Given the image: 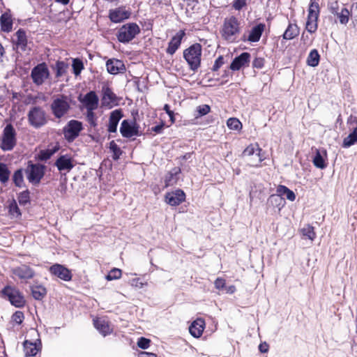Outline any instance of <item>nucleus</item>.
I'll use <instances>...</instances> for the list:
<instances>
[{
	"label": "nucleus",
	"mask_w": 357,
	"mask_h": 357,
	"mask_svg": "<svg viewBox=\"0 0 357 357\" xmlns=\"http://www.w3.org/2000/svg\"><path fill=\"white\" fill-rule=\"evenodd\" d=\"M240 31V22L236 17L231 16L225 18L221 30L222 36L225 40L229 43L235 42Z\"/></svg>",
	"instance_id": "nucleus-1"
},
{
	"label": "nucleus",
	"mask_w": 357,
	"mask_h": 357,
	"mask_svg": "<svg viewBox=\"0 0 357 357\" xmlns=\"http://www.w3.org/2000/svg\"><path fill=\"white\" fill-rule=\"evenodd\" d=\"M13 42L14 44V49L16 50L15 54L14 55L15 62L17 65L20 66L22 64V59L20 52H27L31 50V47L29 46L26 32L22 29H19L15 33Z\"/></svg>",
	"instance_id": "nucleus-2"
},
{
	"label": "nucleus",
	"mask_w": 357,
	"mask_h": 357,
	"mask_svg": "<svg viewBox=\"0 0 357 357\" xmlns=\"http://www.w3.org/2000/svg\"><path fill=\"white\" fill-rule=\"evenodd\" d=\"M183 57L192 71H197L200 66L202 57V46L195 43L184 50Z\"/></svg>",
	"instance_id": "nucleus-3"
},
{
	"label": "nucleus",
	"mask_w": 357,
	"mask_h": 357,
	"mask_svg": "<svg viewBox=\"0 0 357 357\" xmlns=\"http://www.w3.org/2000/svg\"><path fill=\"white\" fill-rule=\"evenodd\" d=\"M17 144L16 132L11 124H8L1 137L0 147L4 151H12Z\"/></svg>",
	"instance_id": "nucleus-4"
},
{
	"label": "nucleus",
	"mask_w": 357,
	"mask_h": 357,
	"mask_svg": "<svg viewBox=\"0 0 357 357\" xmlns=\"http://www.w3.org/2000/svg\"><path fill=\"white\" fill-rule=\"evenodd\" d=\"M45 167L40 164L29 163L25 173L29 183L33 185H38L44 176Z\"/></svg>",
	"instance_id": "nucleus-5"
},
{
	"label": "nucleus",
	"mask_w": 357,
	"mask_h": 357,
	"mask_svg": "<svg viewBox=\"0 0 357 357\" xmlns=\"http://www.w3.org/2000/svg\"><path fill=\"white\" fill-rule=\"evenodd\" d=\"M139 31L140 29L137 24L128 23L119 29L117 38L121 43H128L132 40Z\"/></svg>",
	"instance_id": "nucleus-6"
},
{
	"label": "nucleus",
	"mask_w": 357,
	"mask_h": 357,
	"mask_svg": "<svg viewBox=\"0 0 357 357\" xmlns=\"http://www.w3.org/2000/svg\"><path fill=\"white\" fill-rule=\"evenodd\" d=\"M1 292L9 300L10 303L16 307H22L24 305L25 299L17 289L7 286L3 289Z\"/></svg>",
	"instance_id": "nucleus-7"
},
{
	"label": "nucleus",
	"mask_w": 357,
	"mask_h": 357,
	"mask_svg": "<svg viewBox=\"0 0 357 357\" xmlns=\"http://www.w3.org/2000/svg\"><path fill=\"white\" fill-rule=\"evenodd\" d=\"M82 128L80 121L76 120L70 121L63 128V135L68 142H73L79 135Z\"/></svg>",
	"instance_id": "nucleus-8"
},
{
	"label": "nucleus",
	"mask_w": 357,
	"mask_h": 357,
	"mask_svg": "<svg viewBox=\"0 0 357 357\" xmlns=\"http://www.w3.org/2000/svg\"><path fill=\"white\" fill-rule=\"evenodd\" d=\"M319 14V4L312 1L308 9L307 20L306 22V29L310 33H314L317 29Z\"/></svg>",
	"instance_id": "nucleus-9"
},
{
	"label": "nucleus",
	"mask_w": 357,
	"mask_h": 357,
	"mask_svg": "<svg viewBox=\"0 0 357 357\" xmlns=\"http://www.w3.org/2000/svg\"><path fill=\"white\" fill-rule=\"evenodd\" d=\"M76 164L77 162L73 156L68 153L61 154L54 163L59 172H65L67 173L70 172Z\"/></svg>",
	"instance_id": "nucleus-10"
},
{
	"label": "nucleus",
	"mask_w": 357,
	"mask_h": 357,
	"mask_svg": "<svg viewBox=\"0 0 357 357\" xmlns=\"http://www.w3.org/2000/svg\"><path fill=\"white\" fill-rule=\"evenodd\" d=\"M50 75L49 70L45 63H40L34 67L31 71V77L37 85L42 84Z\"/></svg>",
	"instance_id": "nucleus-11"
},
{
	"label": "nucleus",
	"mask_w": 357,
	"mask_h": 357,
	"mask_svg": "<svg viewBox=\"0 0 357 357\" xmlns=\"http://www.w3.org/2000/svg\"><path fill=\"white\" fill-rule=\"evenodd\" d=\"M266 28L265 24L259 23L253 26L243 35V40L251 43L258 42Z\"/></svg>",
	"instance_id": "nucleus-12"
},
{
	"label": "nucleus",
	"mask_w": 357,
	"mask_h": 357,
	"mask_svg": "<svg viewBox=\"0 0 357 357\" xmlns=\"http://www.w3.org/2000/svg\"><path fill=\"white\" fill-rule=\"evenodd\" d=\"M349 124L350 128L353 130L343 140L342 146L344 148H349L357 143V118L351 116L349 119Z\"/></svg>",
	"instance_id": "nucleus-13"
},
{
	"label": "nucleus",
	"mask_w": 357,
	"mask_h": 357,
	"mask_svg": "<svg viewBox=\"0 0 357 357\" xmlns=\"http://www.w3.org/2000/svg\"><path fill=\"white\" fill-rule=\"evenodd\" d=\"M131 12L125 7L121 6L109 10V17L112 22L119 23L130 17Z\"/></svg>",
	"instance_id": "nucleus-14"
},
{
	"label": "nucleus",
	"mask_w": 357,
	"mask_h": 357,
	"mask_svg": "<svg viewBox=\"0 0 357 357\" xmlns=\"http://www.w3.org/2000/svg\"><path fill=\"white\" fill-rule=\"evenodd\" d=\"M71 100L68 96H59L56 98L52 104L53 112H67L70 109Z\"/></svg>",
	"instance_id": "nucleus-15"
},
{
	"label": "nucleus",
	"mask_w": 357,
	"mask_h": 357,
	"mask_svg": "<svg viewBox=\"0 0 357 357\" xmlns=\"http://www.w3.org/2000/svg\"><path fill=\"white\" fill-rule=\"evenodd\" d=\"M12 273L15 277L24 280L31 279L35 275L34 271L26 264L13 268Z\"/></svg>",
	"instance_id": "nucleus-16"
},
{
	"label": "nucleus",
	"mask_w": 357,
	"mask_h": 357,
	"mask_svg": "<svg viewBox=\"0 0 357 357\" xmlns=\"http://www.w3.org/2000/svg\"><path fill=\"white\" fill-rule=\"evenodd\" d=\"M52 274L57 276L64 281H70L72 279V273L69 269L63 265L56 264L50 268Z\"/></svg>",
	"instance_id": "nucleus-17"
},
{
	"label": "nucleus",
	"mask_w": 357,
	"mask_h": 357,
	"mask_svg": "<svg viewBox=\"0 0 357 357\" xmlns=\"http://www.w3.org/2000/svg\"><path fill=\"white\" fill-rule=\"evenodd\" d=\"M185 199V195L181 190H176L165 195V202L171 206L179 205Z\"/></svg>",
	"instance_id": "nucleus-18"
},
{
	"label": "nucleus",
	"mask_w": 357,
	"mask_h": 357,
	"mask_svg": "<svg viewBox=\"0 0 357 357\" xmlns=\"http://www.w3.org/2000/svg\"><path fill=\"white\" fill-rule=\"evenodd\" d=\"M98 97L94 91H90L86 93L82 100V105L88 112L96 109L98 106Z\"/></svg>",
	"instance_id": "nucleus-19"
},
{
	"label": "nucleus",
	"mask_w": 357,
	"mask_h": 357,
	"mask_svg": "<svg viewBox=\"0 0 357 357\" xmlns=\"http://www.w3.org/2000/svg\"><path fill=\"white\" fill-rule=\"evenodd\" d=\"M250 59V54L248 52H243L236 57L230 65L232 70H238L241 68L248 66Z\"/></svg>",
	"instance_id": "nucleus-20"
},
{
	"label": "nucleus",
	"mask_w": 357,
	"mask_h": 357,
	"mask_svg": "<svg viewBox=\"0 0 357 357\" xmlns=\"http://www.w3.org/2000/svg\"><path fill=\"white\" fill-rule=\"evenodd\" d=\"M120 132L125 137H131L138 135V128L135 123H129L124 120L121 126Z\"/></svg>",
	"instance_id": "nucleus-21"
},
{
	"label": "nucleus",
	"mask_w": 357,
	"mask_h": 357,
	"mask_svg": "<svg viewBox=\"0 0 357 357\" xmlns=\"http://www.w3.org/2000/svg\"><path fill=\"white\" fill-rule=\"evenodd\" d=\"M107 70L109 73L116 75L123 73L125 70V65L121 60L109 59L106 63Z\"/></svg>",
	"instance_id": "nucleus-22"
},
{
	"label": "nucleus",
	"mask_w": 357,
	"mask_h": 357,
	"mask_svg": "<svg viewBox=\"0 0 357 357\" xmlns=\"http://www.w3.org/2000/svg\"><path fill=\"white\" fill-rule=\"evenodd\" d=\"M103 95L102 98V105L108 109L112 108L116 105V98L115 94L108 87L103 89Z\"/></svg>",
	"instance_id": "nucleus-23"
},
{
	"label": "nucleus",
	"mask_w": 357,
	"mask_h": 357,
	"mask_svg": "<svg viewBox=\"0 0 357 357\" xmlns=\"http://www.w3.org/2000/svg\"><path fill=\"white\" fill-rule=\"evenodd\" d=\"M327 158V152L326 149H315V156L313 158V164L314 165L323 169L326 167V163L325 162Z\"/></svg>",
	"instance_id": "nucleus-24"
},
{
	"label": "nucleus",
	"mask_w": 357,
	"mask_h": 357,
	"mask_svg": "<svg viewBox=\"0 0 357 357\" xmlns=\"http://www.w3.org/2000/svg\"><path fill=\"white\" fill-rule=\"evenodd\" d=\"M184 35V31H180L171 39L170 42L169 43L168 47L167 49V52L168 54H174L175 53V52L181 45V40Z\"/></svg>",
	"instance_id": "nucleus-25"
},
{
	"label": "nucleus",
	"mask_w": 357,
	"mask_h": 357,
	"mask_svg": "<svg viewBox=\"0 0 357 357\" xmlns=\"http://www.w3.org/2000/svg\"><path fill=\"white\" fill-rule=\"evenodd\" d=\"M205 323L202 319H197L189 327L190 333L195 337H199L204 331Z\"/></svg>",
	"instance_id": "nucleus-26"
},
{
	"label": "nucleus",
	"mask_w": 357,
	"mask_h": 357,
	"mask_svg": "<svg viewBox=\"0 0 357 357\" xmlns=\"http://www.w3.org/2000/svg\"><path fill=\"white\" fill-rule=\"evenodd\" d=\"M94 326L104 336L112 332V329L110 328L108 322L105 319H98L94 320Z\"/></svg>",
	"instance_id": "nucleus-27"
},
{
	"label": "nucleus",
	"mask_w": 357,
	"mask_h": 357,
	"mask_svg": "<svg viewBox=\"0 0 357 357\" xmlns=\"http://www.w3.org/2000/svg\"><path fill=\"white\" fill-rule=\"evenodd\" d=\"M1 30L4 32H10L13 29V20L9 13H3L0 17Z\"/></svg>",
	"instance_id": "nucleus-28"
},
{
	"label": "nucleus",
	"mask_w": 357,
	"mask_h": 357,
	"mask_svg": "<svg viewBox=\"0 0 357 357\" xmlns=\"http://www.w3.org/2000/svg\"><path fill=\"white\" fill-rule=\"evenodd\" d=\"M39 350L40 348L36 343H33L28 340L24 342V351L26 357L35 356Z\"/></svg>",
	"instance_id": "nucleus-29"
},
{
	"label": "nucleus",
	"mask_w": 357,
	"mask_h": 357,
	"mask_svg": "<svg viewBox=\"0 0 357 357\" xmlns=\"http://www.w3.org/2000/svg\"><path fill=\"white\" fill-rule=\"evenodd\" d=\"M29 120L35 127L41 126L45 123L44 113H29Z\"/></svg>",
	"instance_id": "nucleus-30"
},
{
	"label": "nucleus",
	"mask_w": 357,
	"mask_h": 357,
	"mask_svg": "<svg viewBox=\"0 0 357 357\" xmlns=\"http://www.w3.org/2000/svg\"><path fill=\"white\" fill-rule=\"evenodd\" d=\"M180 172V169L174 168L166 175L165 179V187L171 186L176 183Z\"/></svg>",
	"instance_id": "nucleus-31"
},
{
	"label": "nucleus",
	"mask_w": 357,
	"mask_h": 357,
	"mask_svg": "<svg viewBox=\"0 0 357 357\" xmlns=\"http://www.w3.org/2000/svg\"><path fill=\"white\" fill-rule=\"evenodd\" d=\"M59 149V145L55 144L51 148H49L45 150H42L40 151L38 158L41 160H47L51 158L56 152H57Z\"/></svg>",
	"instance_id": "nucleus-32"
},
{
	"label": "nucleus",
	"mask_w": 357,
	"mask_h": 357,
	"mask_svg": "<svg viewBox=\"0 0 357 357\" xmlns=\"http://www.w3.org/2000/svg\"><path fill=\"white\" fill-rule=\"evenodd\" d=\"M276 192L282 197L285 195L289 201L294 202L296 199L294 192L284 185H280L276 190Z\"/></svg>",
	"instance_id": "nucleus-33"
},
{
	"label": "nucleus",
	"mask_w": 357,
	"mask_h": 357,
	"mask_svg": "<svg viewBox=\"0 0 357 357\" xmlns=\"http://www.w3.org/2000/svg\"><path fill=\"white\" fill-rule=\"evenodd\" d=\"M298 33L299 29L297 25L295 24H289L283 34V38L286 40H291L297 36Z\"/></svg>",
	"instance_id": "nucleus-34"
},
{
	"label": "nucleus",
	"mask_w": 357,
	"mask_h": 357,
	"mask_svg": "<svg viewBox=\"0 0 357 357\" xmlns=\"http://www.w3.org/2000/svg\"><path fill=\"white\" fill-rule=\"evenodd\" d=\"M120 114L121 113H111L108 126L109 132H114L116 131L117 125L120 119L121 118Z\"/></svg>",
	"instance_id": "nucleus-35"
},
{
	"label": "nucleus",
	"mask_w": 357,
	"mask_h": 357,
	"mask_svg": "<svg viewBox=\"0 0 357 357\" xmlns=\"http://www.w3.org/2000/svg\"><path fill=\"white\" fill-rule=\"evenodd\" d=\"M335 15L337 17L341 24L346 25L351 17V10H349L347 8H343Z\"/></svg>",
	"instance_id": "nucleus-36"
},
{
	"label": "nucleus",
	"mask_w": 357,
	"mask_h": 357,
	"mask_svg": "<svg viewBox=\"0 0 357 357\" xmlns=\"http://www.w3.org/2000/svg\"><path fill=\"white\" fill-rule=\"evenodd\" d=\"M320 56L317 50H312L307 58V63L308 66L312 67L317 66L319 63Z\"/></svg>",
	"instance_id": "nucleus-37"
},
{
	"label": "nucleus",
	"mask_w": 357,
	"mask_h": 357,
	"mask_svg": "<svg viewBox=\"0 0 357 357\" xmlns=\"http://www.w3.org/2000/svg\"><path fill=\"white\" fill-rule=\"evenodd\" d=\"M13 181L15 186L23 188L24 186V175L22 169L16 170L13 175Z\"/></svg>",
	"instance_id": "nucleus-38"
},
{
	"label": "nucleus",
	"mask_w": 357,
	"mask_h": 357,
	"mask_svg": "<svg viewBox=\"0 0 357 357\" xmlns=\"http://www.w3.org/2000/svg\"><path fill=\"white\" fill-rule=\"evenodd\" d=\"M31 294L35 299L41 300L46 295L47 291L43 286H34L31 288Z\"/></svg>",
	"instance_id": "nucleus-39"
},
{
	"label": "nucleus",
	"mask_w": 357,
	"mask_h": 357,
	"mask_svg": "<svg viewBox=\"0 0 357 357\" xmlns=\"http://www.w3.org/2000/svg\"><path fill=\"white\" fill-rule=\"evenodd\" d=\"M10 175V172L8 166L2 162H0V182L6 183L8 181Z\"/></svg>",
	"instance_id": "nucleus-40"
},
{
	"label": "nucleus",
	"mask_w": 357,
	"mask_h": 357,
	"mask_svg": "<svg viewBox=\"0 0 357 357\" xmlns=\"http://www.w3.org/2000/svg\"><path fill=\"white\" fill-rule=\"evenodd\" d=\"M301 232L302 235L308 239L313 241L316 238V233L314 232V227L310 225L304 226Z\"/></svg>",
	"instance_id": "nucleus-41"
},
{
	"label": "nucleus",
	"mask_w": 357,
	"mask_h": 357,
	"mask_svg": "<svg viewBox=\"0 0 357 357\" xmlns=\"http://www.w3.org/2000/svg\"><path fill=\"white\" fill-rule=\"evenodd\" d=\"M261 149H259L256 154H254L253 156L247 159L248 162L250 166L257 167L264 160L263 157L261 155Z\"/></svg>",
	"instance_id": "nucleus-42"
},
{
	"label": "nucleus",
	"mask_w": 357,
	"mask_h": 357,
	"mask_svg": "<svg viewBox=\"0 0 357 357\" xmlns=\"http://www.w3.org/2000/svg\"><path fill=\"white\" fill-rule=\"evenodd\" d=\"M9 213L13 218H18L21 216L20 210L15 200H13L9 204Z\"/></svg>",
	"instance_id": "nucleus-43"
},
{
	"label": "nucleus",
	"mask_w": 357,
	"mask_h": 357,
	"mask_svg": "<svg viewBox=\"0 0 357 357\" xmlns=\"http://www.w3.org/2000/svg\"><path fill=\"white\" fill-rule=\"evenodd\" d=\"M259 149L257 144H250L243 151V156L249 158L253 156L254 154H256Z\"/></svg>",
	"instance_id": "nucleus-44"
},
{
	"label": "nucleus",
	"mask_w": 357,
	"mask_h": 357,
	"mask_svg": "<svg viewBox=\"0 0 357 357\" xmlns=\"http://www.w3.org/2000/svg\"><path fill=\"white\" fill-rule=\"evenodd\" d=\"M227 126L235 130H238L241 128L242 124L240 121L236 118H229L227 122Z\"/></svg>",
	"instance_id": "nucleus-45"
},
{
	"label": "nucleus",
	"mask_w": 357,
	"mask_h": 357,
	"mask_svg": "<svg viewBox=\"0 0 357 357\" xmlns=\"http://www.w3.org/2000/svg\"><path fill=\"white\" fill-rule=\"evenodd\" d=\"M109 149L113 153V159L118 160L121 154V151L114 141L109 143Z\"/></svg>",
	"instance_id": "nucleus-46"
},
{
	"label": "nucleus",
	"mask_w": 357,
	"mask_h": 357,
	"mask_svg": "<svg viewBox=\"0 0 357 357\" xmlns=\"http://www.w3.org/2000/svg\"><path fill=\"white\" fill-rule=\"evenodd\" d=\"M121 277V270L114 268H112L109 274L106 276V279L109 281L119 279Z\"/></svg>",
	"instance_id": "nucleus-47"
},
{
	"label": "nucleus",
	"mask_w": 357,
	"mask_h": 357,
	"mask_svg": "<svg viewBox=\"0 0 357 357\" xmlns=\"http://www.w3.org/2000/svg\"><path fill=\"white\" fill-rule=\"evenodd\" d=\"M73 68L75 75H79L82 70L84 68L82 61L80 59H75L73 61Z\"/></svg>",
	"instance_id": "nucleus-48"
},
{
	"label": "nucleus",
	"mask_w": 357,
	"mask_h": 357,
	"mask_svg": "<svg viewBox=\"0 0 357 357\" xmlns=\"http://www.w3.org/2000/svg\"><path fill=\"white\" fill-rule=\"evenodd\" d=\"M268 202H271L273 205L275 204L277 206L283 204L284 202L283 198L281 197L278 193L271 195L268 199Z\"/></svg>",
	"instance_id": "nucleus-49"
},
{
	"label": "nucleus",
	"mask_w": 357,
	"mask_h": 357,
	"mask_svg": "<svg viewBox=\"0 0 357 357\" xmlns=\"http://www.w3.org/2000/svg\"><path fill=\"white\" fill-rule=\"evenodd\" d=\"M18 202L22 205H26L29 202V192L28 190L23 191L19 195Z\"/></svg>",
	"instance_id": "nucleus-50"
},
{
	"label": "nucleus",
	"mask_w": 357,
	"mask_h": 357,
	"mask_svg": "<svg viewBox=\"0 0 357 357\" xmlns=\"http://www.w3.org/2000/svg\"><path fill=\"white\" fill-rule=\"evenodd\" d=\"M130 284L137 289H142L147 285L146 282H142L139 278H133L129 282Z\"/></svg>",
	"instance_id": "nucleus-51"
},
{
	"label": "nucleus",
	"mask_w": 357,
	"mask_h": 357,
	"mask_svg": "<svg viewBox=\"0 0 357 357\" xmlns=\"http://www.w3.org/2000/svg\"><path fill=\"white\" fill-rule=\"evenodd\" d=\"M24 319V316L22 312L17 311L12 316L13 321L15 322L17 324H20L22 323Z\"/></svg>",
	"instance_id": "nucleus-52"
},
{
	"label": "nucleus",
	"mask_w": 357,
	"mask_h": 357,
	"mask_svg": "<svg viewBox=\"0 0 357 357\" xmlns=\"http://www.w3.org/2000/svg\"><path fill=\"white\" fill-rule=\"evenodd\" d=\"M150 340L145 337H140L137 342V346L141 349H147L149 347Z\"/></svg>",
	"instance_id": "nucleus-53"
},
{
	"label": "nucleus",
	"mask_w": 357,
	"mask_h": 357,
	"mask_svg": "<svg viewBox=\"0 0 357 357\" xmlns=\"http://www.w3.org/2000/svg\"><path fill=\"white\" fill-rule=\"evenodd\" d=\"M351 17L353 22L357 24V2L352 3L351 6Z\"/></svg>",
	"instance_id": "nucleus-54"
},
{
	"label": "nucleus",
	"mask_w": 357,
	"mask_h": 357,
	"mask_svg": "<svg viewBox=\"0 0 357 357\" xmlns=\"http://www.w3.org/2000/svg\"><path fill=\"white\" fill-rule=\"evenodd\" d=\"M264 59L263 58H255L252 62V67L258 69H261L264 67Z\"/></svg>",
	"instance_id": "nucleus-55"
},
{
	"label": "nucleus",
	"mask_w": 357,
	"mask_h": 357,
	"mask_svg": "<svg viewBox=\"0 0 357 357\" xmlns=\"http://www.w3.org/2000/svg\"><path fill=\"white\" fill-rule=\"evenodd\" d=\"M215 287L219 290H222L225 288V280L222 278H217L214 282Z\"/></svg>",
	"instance_id": "nucleus-56"
},
{
	"label": "nucleus",
	"mask_w": 357,
	"mask_h": 357,
	"mask_svg": "<svg viewBox=\"0 0 357 357\" xmlns=\"http://www.w3.org/2000/svg\"><path fill=\"white\" fill-rule=\"evenodd\" d=\"M56 69H57L56 75L57 76L62 75L63 73L65 72L66 64L62 61L57 62L56 63Z\"/></svg>",
	"instance_id": "nucleus-57"
},
{
	"label": "nucleus",
	"mask_w": 357,
	"mask_h": 357,
	"mask_svg": "<svg viewBox=\"0 0 357 357\" xmlns=\"http://www.w3.org/2000/svg\"><path fill=\"white\" fill-rule=\"evenodd\" d=\"M245 5V0H234L233 2V7L236 10H241Z\"/></svg>",
	"instance_id": "nucleus-58"
},
{
	"label": "nucleus",
	"mask_w": 357,
	"mask_h": 357,
	"mask_svg": "<svg viewBox=\"0 0 357 357\" xmlns=\"http://www.w3.org/2000/svg\"><path fill=\"white\" fill-rule=\"evenodd\" d=\"M329 10L330 12L333 14V15H336L337 13H338V10H339V6H338V3L337 1L334 2V3H332L329 7Z\"/></svg>",
	"instance_id": "nucleus-59"
},
{
	"label": "nucleus",
	"mask_w": 357,
	"mask_h": 357,
	"mask_svg": "<svg viewBox=\"0 0 357 357\" xmlns=\"http://www.w3.org/2000/svg\"><path fill=\"white\" fill-rule=\"evenodd\" d=\"M223 64V59L222 56L218 57L213 65V70H218L221 66Z\"/></svg>",
	"instance_id": "nucleus-60"
},
{
	"label": "nucleus",
	"mask_w": 357,
	"mask_h": 357,
	"mask_svg": "<svg viewBox=\"0 0 357 357\" xmlns=\"http://www.w3.org/2000/svg\"><path fill=\"white\" fill-rule=\"evenodd\" d=\"M163 130V124L153 126L151 128V131L155 132V133H161Z\"/></svg>",
	"instance_id": "nucleus-61"
},
{
	"label": "nucleus",
	"mask_w": 357,
	"mask_h": 357,
	"mask_svg": "<svg viewBox=\"0 0 357 357\" xmlns=\"http://www.w3.org/2000/svg\"><path fill=\"white\" fill-rule=\"evenodd\" d=\"M210 107L208 105H202L197 107V112H210Z\"/></svg>",
	"instance_id": "nucleus-62"
},
{
	"label": "nucleus",
	"mask_w": 357,
	"mask_h": 357,
	"mask_svg": "<svg viewBox=\"0 0 357 357\" xmlns=\"http://www.w3.org/2000/svg\"><path fill=\"white\" fill-rule=\"evenodd\" d=\"M268 345L266 343H264V344H260L259 349L261 353H266L268 351Z\"/></svg>",
	"instance_id": "nucleus-63"
},
{
	"label": "nucleus",
	"mask_w": 357,
	"mask_h": 357,
	"mask_svg": "<svg viewBox=\"0 0 357 357\" xmlns=\"http://www.w3.org/2000/svg\"><path fill=\"white\" fill-rule=\"evenodd\" d=\"M227 293L233 294L236 291V287L234 285H231L228 287H225Z\"/></svg>",
	"instance_id": "nucleus-64"
}]
</instances>
